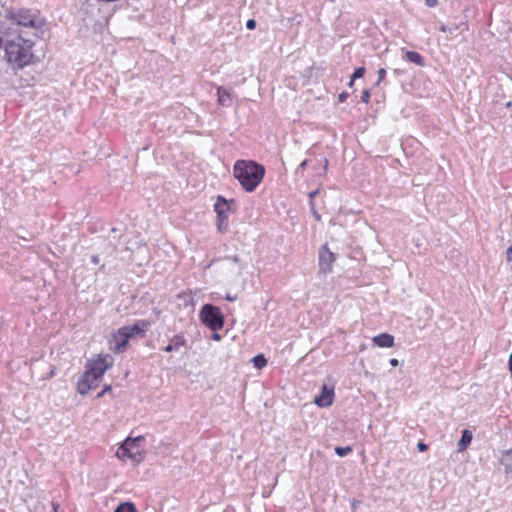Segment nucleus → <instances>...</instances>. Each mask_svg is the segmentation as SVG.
<instances>
[{"label": "nucleus", "mask_w": 512, "mask_h": 512, "mask_svg": "<svg viewBox=\"0 0 512 512\" xmlns=\"http://www.w3.org/2000/svg\"><path fill=\"white\" fill-rule=\"evenodd\" d=\"M34 40L14 29H0V47L4 48V58L13 69H22L33 59Z\"/></svg>", "instance_id": "1"}, {"label": "nucleus", "mask_w": 512, "mask_h": 512, "mask_svg": "<svg viewBox=\"0 0 512 512\" xmlns=\"http://www.w3.org/2000/svg\"><path fill=\"white\" fill-rule=\"evenodd\" d=\"M113 361V357L109 354L92 360L87 365L85 373L78 380V392L81 395H86L90 390L97 387L104 373L113 366Z\"/></svg>", "instance_id": "2"}, {"label": "nucleus", "mask_w": 512, "mask_h": 512, "mask_svg": "<svg viewBox=\"0 0 512 512\" xmlns=\"http://www.w3.org/2000/svg\"><path fill=\"white\" fill-rule=\"evenodd\" d=\"M265 168L253 160H237L233 166V176L246 192H253L261 183Z\"/></svg>", "instance_id": "3"}, {"label": "nucleus", "mask_w": 512, "mask_h": 512, "mask_svg": "<svg viewBox=\"0 0 512 512\" xmlns=\"http://www.w3.org/2000/svg\"><path fill=\"white\" fill-rule=\"evenodd\" d=\"M7 18L10 21L8 26L2 25L1 29H16L28 36H37V31L43 26L44 20L29 9L21 8L9 11Z\"/></svg>", "instance_id": "4"}, {"label": "nucleus", "mask_w": 512, "mask_h": 512, "mask_svg": "<svg viewBox=\"0 0 512 512\" xmlns=\"http://www.w3.org/2000/svg\"><path fill=\"white\" fill-rule=\"evenodd\" d=\"M199 317L201 322L212 331H218L224 326V315L220 308L215 305H203Z\"/></svg>", "instance_id": "5"}, {"label": "nucleus", "mask_w": 512, "mask_h": 512, "mask_svg": "<svg viewBox=\"0 0 512 512\" xmlns=\"http://www.w3.org/2000/svg\"><path fill=\"white\" fill-rule=\"evenodd\" d=\"M214 211L217 214V228L221 233H225L228 230V213L230 211V205L228 201L221 195H219L214 204Z\"/></svg>", "instance_id": "6"}, {"label": "nucleus", "mask_w": 512, "mask_h": 512, "mask_svg": "<svg viewBox=\"0 0 512 512\" xmlns=\"http://www.w3.org/2000/svg\"><path fill=\"white\" fill-rule=\"evenodd\" d=\"M128 444L129 442H122V444L116 450V456L121 460L129 458L135 463H140L143 461L144 456L140 449L133 451L128 447Z\"/></svg>", "instance_id": "7"}, {"label": "nucleus", "mask_w": 512, "mask_h": 512, "mask_svg": "<svg viewBox=\"0 0 512 512\" xmlns=\"http://www.w3.org/2000/svg\"><path fill=\"white\" fill-rule=\"evenodd\" d=\"M335 261L334 254L330 251L327 244L321 246L319 250V268L323 273L332 271V265Z\"/></svg>", "instance_id": "8"}, {"label": "nucleus", "mask_w": 512, "mask_h": 512, "mask_svg": "<svg viewBox=\"0 0 512 512\" xmlns=\"http://www.w3.org/2000/svg\"><path fill=\"white\" fill-rule=\"evenodd\" d=\"M334 399V386L324 384L321 388L320 395L315 397L314 403L318 407H329L333 403Z\"/></svg>", "instance_id": "9"}, {"label": "nucleus", "mask_w": 512, "mask_h": 512, "mask_svg": "<svg viewBox=\"0 0 512 512\" xmlns=\"http://www.w3.org/2000/svg\"><path fill=\"white\" fill-rule=\"evenodd\" d=\"M130 338L125 331H123L122 327L117 330V332L112 334V339L110 344L112 346V350L115 353H121L126 348Z\"/></svg>", "instance_id": "10"}, {"label": "nucleus", "mask_w": 512, "mask_h": 512, "mask_svg": "<svg viewBox=\"0 0 512 512\" xmlns=\"http://www.w3.org/2000/svg\"><path fill=\"white\" fill-rule=\"evenodd\" d=\"M150 327V322L147 320H138L132 325L123 326V331L128 334L129 338L135 335H144Z\"/></svg>", "instance_id": "11"}, {"label": "nucleus", "mask_w": 512, "mask_h": 512, "mask_svg": "<svg viewBox=\"0 0 512 512\" xmlns=\"http://www.w3.org/2000/svg\"><path fill=\"white\" fill-rule=\"evenodd\" d=\"M185 345H186V338H185L184 334L179 333V334L174 335L171 338L170 343L164 347V351L167 353H170L173 351H178L181 347H183Z\"/></svg>", "instance_id": "12"}, {"label": "nucleus", "mask_w": 512, "mask_h": 512, "mask_svg": "<svg viewBox=\"0 0 512 512\" xmlns=\"http://www.w3.org/2000/svg\"><path fill=\"white\" fill-rule=\"evenodd\" d=\"M373 343L381 348H390L394 345V337L388 333H381L373 338Z\"/></svg>", "instance_id": "13"}, {"label": "nucleus", "mask_w": 512, "mask_h": 512, "mask_svg": "<svg viewBox=\"0 0 512 512\" xmlns=\"http://www.w3.org/2000/svg\"><path fill=\"white\" fill-rule=\"evenodd\" d=\"M217 97H218V102L220 105L225 106V107H229L232 105V97H231V93L229 90H227L223 87H218Z\"/></svg>", "instance_id": "14"}, {"label": "nucleus", "mask_w": 512, "mask_h": 512, "mask_svg": "<svg viewBox=\"0 0 512 512\" xmlns=\"http://www.w3.org/2000/svg\"><path fill=\"white\" fill-rule=\"evenodd\" d=\"M472 439H473L472 432L468 429L463 430L461 438L457 443L458 451L459 452L464 451L470 445Z\"/></svg>", "instance_id": "15"}, {"label": "nucleus", "mask_w": 512, "mask_h": 512, "mask_svg": "<svg viewBox=\"0 0 512 512\" xmlns=\"http://www.w3.org/2000/svg\"><path fill=\"white\" fill-rule=\"evenodd\" d=\"M405 58L407 61L414 63L418 66L422 67L425 65V60H424L423 56L418 52L406 51Z\"/></svg>", "instance_id": "16"}, {"label": "nucleus", "mask_w": 512, "mask_h": 512, "mask_svg": "<svg viewBox=\"0 0 512 512\" xmlns=\"http://www.w3.org/2000/svg\"><path fill=\"white\" fill-rule=\"evenodd\" d=\"M460 25L453 23L449 25L442 24L439 27V30L443 33H447L450 37H454L457 35V31L459 30Z\"/></svg>", "instance_id": "17"}, {"label": "nucleus", "mask_w": 512, "mask_h": 512, "mask_svg": "<svg viewBox=\"0 0 512 512\" xmlns=\"http://www.w3.org/2000/svg\"><path fill=\"white\" fill-rule=\"evenodd\" d=\"M144 439H145L144 436L139 435V436L134 437V438L127 437L123 442H129L128 447L131 450L135 451V450L139 449V443L144 441Z\"/></svg>", "instance_id": "18"}, {"label": "nucleus", "mask_w": 512, "mask_h": 512, "mask_svg": "<svg viewBox=\"0 0 512 512\" xmlns=\"http://www.w3.org/2000/svg\"><path fill=\"white\" fill-rule=\"evenodd\" d=\"M252 363L255 368L262 369L267 365V359L263 354H257L252 358Z\"/></svg>", "instance_id": "19"}, {"label": "nucleus", "mask_w": 512, "mask_h": 512, "mask_svg": "<svg viewBox=\"0 0 512 512\" xmlns=\"http://www.w3.org/2000/svg\"><path fill=\"white\" fill-rule=\"evenodd\" d=\"M114 512H137V509L133 503L124 502L118 505Z\"/></svg>", "instance_id": "20"}, {"label": "nucleus", "mask_w": 512, "mask_h": 512, "mask_svg": "<svg viewBox=\"0 0 512 512\" xmlns=\"http://www.w3.org/2000/svg\"><path fill=\"white\" fill-rule=\"evenodd\" d=\"M501 464L504 466L506 474L512 473V458L510 452H506L505 457L501 460Z\"/></svg>", "instance_id": "21"}, {"label": "nucleus", "mask_w": 512, "mask_h": 512, "mask_svg": "<svg viewBox=\"0 0 512 512\" xmlns=\"http://www.w3.org/2000/svg\"><path fill=\"white\" fill-rule=\"evenodd\" d=\"M223 260L225 261H231L233 262L234 264H237L238 265V273H241V271L244 269V264L241 262V259L239 258L238 255H233V256H225L223 258Z\"/></svg>", "instance_id": "22"}, {"label": "nucleus", "mask_w": 512, "mask_h": 512, "mask_svg": "<svg viewBox=\"0 0 512 512\" xmlns=\"http://www.w3.org/2000/svg\"><path fill=\"white\" fill-rule=\"evenodd\" d=\"M334 451H335V453L339 457H345V456L349 455L352 452V447H350V446H344V447L336 446Z\"/></svg>", "instance_id": "23"}, {"label": "nucleus", "mask_w": 512, "mask_h": 512, "mask_svg": "<svg viewBox=\"0 0 512 512\" xmlns=\"http://www.w3.org/2000/svg\"><path fill=\"white\" fill-rule=\"evenodd\" d=\"M365 72H366V69L363 66L355 68L353 74L351 75L352 82H355L356 79L362 78L364 76Z\"/></svg>", "instance_id": "24"}, {"label": "nucleus", "mask_w": 512, "mask_h": 512, "mask_svg": "<svg viewBox=\"0 0 512 512\" xmlns=\"http://www.w3.org/2000/svg\"><path fill=\"white\" fill-rule=\"evenodd\" d=\"M377 74H378V80L376 82V85H379L384 80V78L386 76V70L384 68H380L377 71Z\"/></svg>", "instance_id": "25"}, {"label": "nucleus", "mask_w": 512, "mask_h": 512, "mask_svg": "<svg viewBox=\"0 0 512 512\" xmlns=\"http://www.w3.org/2000/svg\"><path fill=\"white\" fill-rule=\"evenodd\" d=\"M370 96H371V94H370V90L365 89V90L362 92V95H361V101H362L363 103H366V104H367V103L369 102V100H370Z\"/></svg>", "instance_id": "26"}, {"label": "nucleus", "mask_w": 512, "mask_h": 512, "mask_svg": "<svg viewBox=\"0 0 512 512\" xmlns=\"http://www.w3.org/2000/svg\"><path fill=\"white\" fill-rule=\"evenodd\" d=\"M256 27V21L254 19H248L246 22V28L249 30H253Z\"/></svg>", "instance_id": "27"}, {"label": "nucleus", "mask_w": 512, "mask_h": 512, "mask_svg": "<svg viewBox=\"0 0 512 512\" xmlns=\"http://www.w3.org/2000/svg\"><path fill=\"white\" fill-rule=\"evenodd\" d=\"M417 449L419 452H425L428 449V445L422 441L418 442Z\"/></svg>", "instance_id": "28"}, {"label": "nucleus", "mask_w": 512, "mask_h": 512, "mask_svg": "<svg viewBox=\"0 0 512 512\" xmlns=\"http://www.w3.org/2000/svg\"><path fill=\"white\" fill-rule=\"evenodd\" d=\"M349 94L345 91L341 92L339 95H338V101L340 103H343L346 101V99L348 98Z\"/></svg>", "instance_id": "29"}, {"label": "nucleus", "mask_w": 512, "mask_h": 512, "mask_svg": "<svg viewBox=\"0 0 512 512\" xmlns=\"http://www.w3.org/2000/svg\"><path fill=\"white\" fill-rule=\"evenodd\" d=\"M107 248L109 249V253H110V254H113V253H115V252L117 251V244H115V243H113V242H111V241H110V242L108 243Z\"/></svg>", "instance_id": "30"}, {"label": "nucleus", "mask_w": 512, "mask_h": 512, "mask_svg": "<svg viewBox=\"0 0 512 512\" xmlns=\"http://www.w3.org/2000/svg\"><path fill=\"white\" fill-rule=\"evenodd\" d=\"M506 258L508 262L512 261V245L508 247L506 251Z\"/></svg>", "instance_id": "31"}, {"label": "nucleus", "mask_w": 512, "mask_h": 512, "mask_svg": "<svg viewBox=\"0 0 512 512\" xmlns=\"http://www.w3.org/2000/svg\"><path fill=\"white\" fill-rule=\"evenodd\" d=\"M111 389H112V388H111V386H110V385H106V386L103 388V390H102L100 393H98L97 397H98V398H99V397H102L105 393H107L108 391H111Z\"/></svg>", "instance_id": "32"}, {"label": "nucleus", "mask_w": 512, "mask_h": 512, "mask_svg": "<svg viewBox=\"0 0 512 512\" xmlns=\"http://www.w3.org/2000/svg\"><path fill=\"white\" fill-rule=\"evenodd\" d=\"M438 3V0H425V4L432 8V7H435Z\"/></svg>", "instance_id": "33"}, {"label": "nucleus", "mask_w": 512, "mask_h": 512, "mask_svg": "<svg viewBox=\"0 0 512 512\" xmlns=\"http://www.w3.org/2000/svg\"><path fill=\"white\" fill-rule=\"evenodd\" d=\"M211 338L215 341H220L221 340V335L219 333H217V331H213V334L211 335Z\"/></svg>", "instance_id": "34"}, {"label": "nucleus", "mask_w": 512, "mask_h": 512, "mask_svg": "<svg viewBox=\"0 0 512 512\" xmlns=\"http://www.w3.org/2000/svg\"><path fill=\"white\" fill-rule=\"evenodd\" d=\"M225 299H226L227 301L234 302V301H236V300H237V296H236V295L227 294V295H226V297H225Z\"/></svg>", "instance_id": "35"}, {"label": "nucleus", "mask_w": 512, "mask_h": 512, "mask_svg": "<svg viewBox=\"0 0 512 512\" xmlns=\"http://www.w3.org/2000/svg\"><path fill=\"white\" fill-rule=\"evenodd\" d=\"M91 262L95 265L99 264L100 262V259H99V256L98 255H92L91 256Z\"/></svg>", "instance_id": "36"}, {"label": "nucleus", "mask_w": 512, "mask_h": 512, "mask_svg": "<svg viewBox=\"0 0 512 512\" xmlns=\"http://www.w3.org/2000/svg\"><path fill=\"white\" fill-rule=\"evenodd\" d=\"M307 164H308V160H303V161L300 163V165H299L298 169H300V170H304V169L306 168Z\"/></svg>", "instance_id": "37"}, {"label": "nucleus", "mask_w": 512, "mask_h": 512, "mask_svg": "<svg viewBox=\"0 0 512 512\" xmlns=\"http://www.w3.org/2000/svg\"><path fill=\"white\" fill-rule=\"evenodd\" d=\"M390 365L393 366V367H396V366L399 365V361L396 358H392L390 360Z\"/></svg>", "instance_id": "38"}, {"label": "nucleus", "mask_w": 512, "mask_h": 512, "mask_svg": "<svg viewBox=\"0 0 512 512\" xmlns=\"http://www.w3.org/2000/svg\"><path fill=\"white\" fill-rule=\"evenodd\" d=\"M53 512H58L59 504L53 502L52 503Z\"/></svg>", "instance_id": "39"}, {"label": "nucleus", "mask_w": 512, "mask_h": 512, "mask_svg": "<svg viewBox=\"0 0 512 512\" xmlns=\"http://www.w3.org/2000/svg\"><path fill=\"white\" fill-rule=\"evenodd\" d=\"M396 76H399L403 73V71L399 70V69H395L394 72H393Z\"/></svg>", "instance_id": "40"}, {"label": "nucleus", "mask_w": 512, "mask_h": 512, "mask_svg": "<svg viewBox=\"0 0 512 512\" xmlns=\"http://www.w3.org/2000/svg\"><path fill=\"white\" fill-rule=\"evenodd\" d=\"M353 85H354V82H352V76H351V77H350V81H349V83H348V86H349V87H353Z\"/></svg>", "instance_id": "41"}, {"label": "nucleus", "mask_w": 512, "mask_h": 512, "mask_svg": "<svg viewBox=\"0 0 512 512\" xmlns=\"http://www.w3.org/2000/svg\"><path fill=\"white\" fill-rule=\"evenodd\" d=\"M317 194V191H313L309 194V197L310 198H313L315 195Z\"/></svg>", "instance_id": "42"}, {"label": "nucleus", "mask_w": 512, "mask_h": 512, "mask_svg": "<svg viewBox=\"0 0 512 512\" xmlns=\"http://www.w3.org/2000/svg\"><path fill=\"white\" fill-rule=\"evenodd\" d=\"M116 231H117V229H116V228H112V229H111V232H112V233H115Z\"/></svg>", "instance_id": "43"}, {"label": "nucleus", "mask_w": 512, "mask_h": 512, "mask_svg": "<svg viewBox=\"0 0 512 512\" xmlns=\"http://www.w3.org/2000/svg\"><path fill=\"white\" fill-rule=\"evenodd\" d=\"M327 165H328V160L325 159V167H327Z\"/></svg>", "instance_id": "44"}]
</instances>
